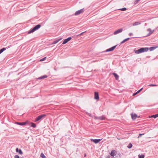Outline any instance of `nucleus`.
I'll use <instances>...</instances> for the list:
<instances>
[{
  "instance_id": "27",
  "label": "nucleus",
  "mask_w": 158,
  "mask_h": 158,
  "mask_svg": "<svg viewBox=\"0 0 158 158\" xmlns=\"http://www.w3.org/2000/svg\"><path fill=\"white\" fill-rule=\"evenodd\" d=\"M127 10V9L125 7L123 8L118 9V10H121V11H125Z\"/></svg>"
},
{
  "instance_id": "9",
  "label": "nucleus",
  "mask_w": 158,
  "mask_h": 158,
  "mask_svg": "<svg viewBox=\"0 0 158 158\" xmlns=\"http://www.w3.org/2000/svg\"><path fill=\"white\" fill-rule=\"evenodd\" d=\"M94 98L96 100H98L99 99L98 92H94Z\"/></svg>"
},
{
  "instance_id": "32",
  "label": "nucleus",
  "mask_w": 158,
  "mask_h": 158,
  "mask_svg": "<svg viewBox=\"0 0 158 158\" xmlns=\"http://www.w3.org/2000/svg\"><path fill=\"white\" fill-rule=\"evenodd\" d=\"M117 154L119 156V158H120L121 157L122 155H121V154L120 153L118 152V153H117Z\"/></svg>"
},
{
  "instance_id": "44",
  "label": "nucleus",
  "mask_w": 158,
  "mask_h": 158,
  "mask_svg": "<svg viewBox=\"0 0 158 158\" xmlns=\"http://www.w3.org/2000/svg\"><path fill=\"white\" fill-rule=\"evenodd\" d=\"M86 156V154H85V157Z\"/></svg>"
},
{
  "instance_id": "39",
  "label": "nucleus",
  "mask_w": 158,
  "mask_h": 158,
  "mask_svg": "<svg viewBox=\"0 0 158 158\" xmlns=\"http://www.w3.org/2000/svg\"><path fill=\"white\" fill-rule=\"evenodd\" d=\"M144 135L143 134H139V137H140L141 135Z\"/></svg>"
},
{
  "instance_id": "30",
  "label": "nucleus",
  "mask_w": 158,
  "mask_h": 158,
  "mask_svg": "<svg viewBox=\"0 0 158 158\" xmlns=\"http://www.w3.org/2000/svg\"><path fill=\"white\" fill-rule=\"evenodd\" d=\"M86 32V31H84V32H82V33H80V34H78V35H77V36H81V35H83L84 33H85V32Z\"/></svg>"
},
{
  "instance_id": "37",
  "label": "nucleus",
  "mask_w": 158,
  "mask_h": 158,
  "mask_svg": "<svg viewBox=\"0 0 158 158\" xmlns=\"http://www.w3.org/2000/svg\"><path fill=\"white\" fill-rule=\"evenodd\" d=\"M143 89V88H142L141 89H140L137 92V93H139L141 90H142Z\"/></svg>"
},
{
  "instance_id": "41",
  "label": "nucleus",
  "mask_w": 158,
  "mask_h": 158,
  "mask_svg": "<svg viewBox=\"0 0 158 158\" xmlns=\"http://www.w3.org/2000/svg\"><path fill=\"white\" fill-rule=\"evenodd\" d=\"M138 94V93H137V92L135 93H134L133 94V96H135V95H136L137 94Z\"/></svg>"
},
{
  "instance_id": "1",
  "label": "nucleus",
  "mask_w": 158,
  "mask_h": 158,
  "mask_svg": "<svg viewBox=\"0 0 158 158\" xmlns=\"http://www.w3.org/2000/svg\"><path fill=\"white\" fill-rule=\"evenodd\" d=\"M149 50V48L148 47L141 48L137 50H135L134 52L135 53L139 54L143 52H147Z\"/></svg>"
},
{
  "instance_id": "13",
  "label": "nucleus",
  "mask_w": 158,
  "mask_h": 158,
  "mask_svg": "<svg viewBox=\"0 0 158 158\" xmlns=\"http://www.w3.org/2000/svg\"><path fill=\"white\" fill-rule=\"evenodd\" d=\"M131 116L133 120L135 119L137 117V115L135 114H131Z\"/></svg>"
},
{
  "instance_id": "7",
  "label": "nucleus",
  "mask_w": 158,
  "mask_h": 158,
  "mask_svg": "<svg viewBox=\"0 0 158 158\" xmlns=\"http://www.w3.org/2000/svg\"><path fill=\"white\" fill-rule=\"evenodd\" d=\"M123 31V29L122 28H121L119 29H118L117 30L115 31L114 32V35H116L118 33L121 32Z\"/></svg>"
},
{
  "instance_id": "28",
  "label": "nucleus",
  "mask_w": 158,
  "mask_h": 158,
  "mask_svg": "<svg viewBox=\"0 0 158 158\" xmlns=\"http://www.w3.org/2000/svg\"><path fill=\"white\" fill-rule=\"evenodd\" d=\"M139 158H144V156L143 155H140V154L138 155Z\"/></svg>"
},
{
  "instance_id": "12",
  "label": "nucleus",
  "mask_w": 158,
  "mask_h": 158,
  "mask_svg": "<svg viewBox=\"0 0 158 158\" xmlns=\"http://www.w3.org/2000/svg\"><path fill=\"white\" fill-rule=\"evenodd\" d=\"M16 151L17 152L19 153L20 155H22L23 152L21 149H19L17 148L16 149Z\"/></svg>"
},
{
  "instance_id": "31",
  "label": "nucleus",
  "mask_w": 158,
  "mask_h": 158,
  "mask_svg": "<svg viewBox=\"0 0 158 158\" xmlns=\"http://www.w3.org/2000/svg\"><path fill=\"white\" fill-rule=\"evenodd\" d=\"M140 0H135L134 2V4H136Z\"/></svg>"
},
{
  "instance_id": "22",
  "label": "nucleus",
  "mask_w": 158,
  "mask_h": 158,
  "mask_svg": "<svg viewBox=\"0 0 158 158\" xmlns=\"http://www.w3.org/2000/svg\"><path fill=\"white\" fill-rule=\"evenodd\" d=\"M141 24V23L139 22H135L133 24V26H136L139 25Z\"/></svg>"
},
{
  "instance_id": "26",
  "label": "nucleus",
  "mask_w": 158,
  "mask_h": 158,
  "mask_svg": "<svg viewBox=\"0 0 158 158\" xmlns=\"http://www.w3.org/2000/svg\"><path fill=\"white\" fill-rule=\"evenodd\" d=\"M40 156L42 158H46L45 156L44 155V154L43 153H41Z\"/></svg>"
},
{
  "instance_id": "16",
  "label": "nucleus",
  "mask_w": 158,
  "mask_h": 158,
  "mask_svg": "<svg viewBox=\"0 0 158 158\" xmlns=\"http://www.w3.org/2000/svg\"><path fill=\"white\" fill-rule=\"evenodd\" d=\"M157 47V46H155V47H150L149 49L150 51H152L155 50V49H156Z\"/></svg>"
},
{
  "instance_id": "29",
  "label": "nucleus",
  "mask_w": 158,
  "mask_h": 158,
  "mask_svg": "<svg viewBox=\"0 0 158 158\" xmlns=\"http://www.w3.org/2000/svg\"><path fill=\"white\" fill-rule=\"evenodd\" d=\"M86 114L90 117H92V114L88 112H86Z\"/></svg>"
},
{
  "instance_id": "34",
  "label": "nucleus",
  "mask_w": 158,
  "mask_h": 158,
  "mask_svg": "<svg viewBox=\"0 0 158 158\" xmlns=\"http://www.w3.org/2000/svg\"><path fill=\"white\" fill-rule=\"evenodd\" d=\"M149 85L150 86H157L156 85L152 84H151Z\"/></svg>"
},
{
  "instance_id": "10",
  "label": "nucleus",
  "mask_w": 158,
  "mask_h": 158,
  "mask_svg": "<svg viewBox=\"0 0 158 158\" xmlns=\"http://www.w3.org/2000/svg\"><path fill=\"white\" fill-rule=\"evenodd\" d=\"M117 153V152H116L115 150H112L110 152V155L111 156L114 157L116 155Z\"/></svg>"
},
{
  "instance_id": "15",
  "label": "nucleus",
  "mask_w": 158,
  "mask_h": 158,
  "mask_svg": "<svg viewBox=\"0 0 158 158\" xmlns=\"http://www.w3.org/2000/svg\"><path fill=\"white\" fill-rule=\"evenodd\" d=\"M48 77V76L46 75H44V76H42L40 77H38L37 79H44V78H46L47 77Z\"/></svg>"
},
{
  "instance_id": "8",
  "label": "nucleus",
  "mask_w": 158,
  "mask_h": 158,
  "mask_svg": "<svg viewBox=\"0 0 158 158\" xmlns=\"http://www.w3.org/2000/svg\"><path fill=\"white\" fill-rule=\"evenodd\" d=\"M102 139H90V140L91 141L95 143H98Z\"/></svg>"
},
{
  "instance_id": "21",
  "label": "nucleus",
  "mask_w": 158,
  "mask_h": 158,
  "mask_svg": "<svg viewBox=\"0 0 158 158\" xmlns=\"http://www.w3.org/2000/svg\"><path fill=\"white\" fill-rule=\"evenodd\" d=\"M6 49V48H3L0 49V54Z\"/></svg>"
},
{
  "instance_id": "11",
  "label": "nucleus",
  "mask_w": 158,
  "mask_h": 158,
  "mask_svg": "<svg viewBox=\"0 0 158 158\" xmlns=\"http://www.w3.org/2000/svg\"><path fill=\"white\" fill-rule=\"evenodd\" d=\"M15 124L21 126H23L26 124V122H16Z\"/></svg>"
},
{
  "instance_id": "20",
  "label": "nucleus",
  "mask_w": 158,
  "mask_h": 158,
  "mask_svg": "<svg viewBox=\"0 0 158 158\" xmlns=\"http://www.w3.org/2000/svg\"><path fill=\"white\" fill-rule=\"evenodd\" d=\"M61 39L60 38V39L57 40H56L53 41L52 44H56L58 42H59Z\"/></svg>"
},
{
  "instance_id": "40",
  "label": "nucleus",
  "mask_w": 158,
  "mask_h": 158,
  "mask_svg": "<svg viewBox=\"0 0 158 158\" xmlns=\"http://www.w3.org/2000/svg\"><path fill=\"white\" fill-rule=\"evenodd\" d=\"M11 46V45H10V46H8V47H6V49H8V48H9Z\"/></svg>"
},
{
  "instance_id": "25",
  "label": "nucleus",
  "mask_w": 158,
  "mask_h": 158,
  "mask_svg": "<svg viewBox=\"0 0 158 158\" xmlns=\"http://www.w3.org/2000/svg\"><path fill=\"white\" fill-rule=\"evenodd\" d=\"M132 144L130 143L129 145L127 146V148H131L132 147Z\"/></svg>"
},
{
  "instance_id": "45",
  "label": "nucleus",
  "mask_w": 158,
  "mask_h": 158,
  "mask_svg": "<svg viewBox=\"0 0 158 158\" xmlns=\"http://www.w3.org/2000/svg\"><path fill=\"white\" fill-rule=\"evenodd\" d=\"M101 158H102V157H101Z\"/></svg>"
},
{
  "instance_id": "4",
  "label": "nucleus",
  "mask_w": 158,
  "mask_h": 158,
  "mask_svg": "<svg viewBox=\"0 0 158 158\" xmlns=\"http://www.w3.org/2000/svg\"><path fill=\"white\" fill-rule=\"evenodd\" d=\"M117 46V45L114 46H113L112 47L106 49L105 51H103V52H102L101 53L104 52H110V51H113L115 49V48H116Z\"/></svg>"
},
{
  "instance_id": "42",
  "label": "nucleus",
  "mask_w": 158,
  "mask_h": 158,
  "mask_svg": "<svg viewBox=\"0 0 158 158\" xmlns=\"http://www.w3.org/2000/svg\"><path fill=\"white\" fill-rule=\"evenodd\" d=\"M99 117H96V116H95V119H99Z\"/></svg>"
},
{
  "instance_id": "36",
  "label": "nucleus",
  "mask_w": 158,
  "mask_h": 158,
  "mask_svg": "<svg viewBox=\"0 0 158 158\" xmlns=\"http://www.w3.org/2000/svg\"><path fill=\"white\" fill-rule=\"evenodd\" d=\"M151 34V33H148L147 35L145 36V37H147V36H149V35H150Z\"/></svg>"
},
{
  "instance_id": "14",
  "label": "nucleus",
  "mask_w": 158,
  "mask_h": 158,
  "mask_svg": "<svg viewBox=\"0 0 158 158\" xmlns=\"http://www.w3.org/2000/svg\"><path fill=\"white\" fill-rule=\"evenodd\" d=\"M113 75L115 77L116 80H118L119 79V76L115 73H113Z\"/></svg>"
},
{
  "instance_id": "3",
  "label": "nucleus",
  "mask_w": 158,
  "mask_h": 158,
  "mask_svg": "<svg viewBox=\"0 0 158 158\" xmlns=\"http://www.w3.org/2000/svg\"><path fill=\"white\" fill-rule=\"evenodd\" d=\"M46 116V114H43L38 116L35 118V122H37L42 119L44 118Z\"/></svg>"
},
{
  "instance_id": "24",
  "label": "nucleus",
  "mask_w": 158,
  "mask_h": 158,
  "mask_svg": "<svg viewBox=\"0 0 158 158\" xmlns=\"http://www.w3.org/2000/svg\"><path fill=\"white\" fill-rule=\"evenodd\" d=\"M147 31H149V33H151V34H152L154 31V30L152 31L151 28H148V29Z\"/></svg>"
},
{
  "instance_id": "35",
  "label": "nucleus",
  "mask_w": 158,
  "mask_h": 158,
  "mask_svg": "<svg viewBox=\"0 0 158 158\" xmlns=\"http://www.w3.org/2000/svg\"><path fill=\"white\" fill-rule=\"evenodd\" d=\"M14 158H20L19 156L18 155H15L14 156Z\"/></svg>"
},
{
  "instance_id": "5",
  "label": "nucleus",
  "mask_w": 158,
  "mask_h": 158,
  "mask_svg": "<svg viewBox=\"0 0 158 158\" xmlns=\"http://www.w3.org/2000/svg\"><path fill=\"white\" fill-rule=\"evenodd\" d=\"M84 11V9H81L80 10H77L76 12L74 14V15H77L79 14H80L81 13L83 12Z\"/></svg>"
},
{
  "instance_id": "38",
  "label": "nucleus",
  "mask_w": 158,
  "mask_h": 158,
  "mask_svg": "<svg viewBox=\"0 0 158 158\" xmlns=\"http://www.w3.org/2000/svg\"><path fill=\"white\" fill-rule=\"evenodd\" d=\"M129 35L130 36H132L133 34V33H130L129 34Z\"/></svg>"
},
{
  "instance_id": "33",
  "label": "nucleus",
  "mask_w": 158,
  "mask_h": 158,
  "mask_svg": "<svg viewBox=\"0 0 158 158\" xmlns=\"http://www.w3.org/2000/svg\"><path fill=\"white\" fill-rule=\"evenodd\" d=\"M46 58V57H45L40 59V61H42L44 60Z\"/></svg>"
},
{
  "instance_id": "43",
  "label": "nucleus",
  "mask_w": 158,
  "mask_h": 158,
  "mask_svg": "<svg viewBox=\"0 0 158 158\" xmlns=\"http://www.w3.org/2000/svg\"><path fill=\"white\" fill-rule=\"evenodd\" d=\"M106 158H110V155H108V156H106Z\"/></svg>"
},
{
  "instance_id": "23",
  "label": "nucleus",
  "mask_w": 158,
  "mask_h": 158,
  "mask_svg": "<svg viewBox=\"0 0 158 158\" xmlns=\"http://www.w3.org/2000/svg\"><path fill=\"white\" fill-rule=\"evenodd\" d=\"M151 117L154 118H156L157 117H158V114H155V115H153L151 116Z\"/></svg>"
},
{
  "instance_id": "19",
  "label": "nucleus",
  "mask_w": 158,
  "mask_h": 158,
  "mask_svg": "<svg viewBox=\"0 0 158 158\" xmlns=\"http://www.w3.org/2000/svg\"><path fill=\"white\" fill-rule=\"evenodd\" d=\"M31 127L33 128H35L36 127V125L33 123L31 122L30 123Z\"/></svg>"
},
{
  "instance_id": "6",
  "label": "nucleus",
  "mask_w": 158,
  "mask_h": 158,
  "mask_svg": "<svg viewBox=\"0 0 158 158\" xmlns=\"http://www.w3.org/2000/svg\"><path fill=\"white\" fill-rule=\"evenodd\" d=\"M72 39V38L70 37L68 38L67 39H65L62 43V44H64L67 43L69 41Z\"/></svg>"
},
{
  "instance_id": "18",
  "label": "nucleus",
  "mask_w": 158,
  "mask_h": 158,
  "mask_svg": "<svg viewBox=\"0 0 158 158\" xmlns=\"http://www.w3.org/2000/svg\"><path fill=\"white\" fill-rule=\"evenodd\" d=\"M105 118H106L105 117L104 115H102V116L99 117V119H100L101 120H105Z\"/></svg>"
},
{
  "instance_id": "2",
  "label": "nucleus",
  "mask_w": 158,
  "mask_h": 158,
  "mask_svg": "<svg viewBox=\"0 0 158 158\" xmlns=\"http://www.w3.org/2000/svg\"><path fill=\"white\" fill-rule=\"evenodd\" d=\"M41 26L40 24H38L36 25L33 28L31 29L28 32V33L30 34L31 33L39 29L40 27Z\"/></svg>"
},
{
  "instance_id": "17",
  "label": "nucleus",
  "mask_w": 158,
  "mask_h": 158,
  "mask_svg": "<svg viewBox=\"0 0 158 158\" xmlns=\"http://www.w3.org/2000/svg\"><path fill=\"white\" fill-rule=\"evenodd\" d=\"M130 39V38H127L126 39H125L123 41H122L121 42L120 44H123L125 42L128 41V40H129Z\"/></svg>"
}]
</instances>
